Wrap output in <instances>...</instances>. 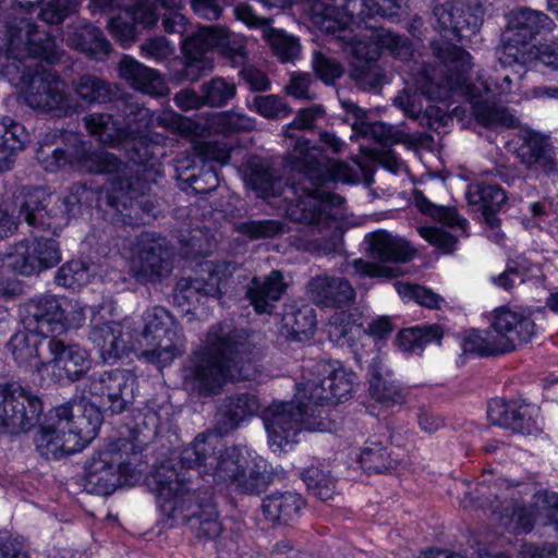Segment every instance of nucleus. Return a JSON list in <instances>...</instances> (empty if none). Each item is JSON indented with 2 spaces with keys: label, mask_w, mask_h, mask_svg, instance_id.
Returning a JSON list of instances; mask_svg holds the SVG:
<instances>
[{
  "label": "nucleus",
  "mask_w": 558,
  "mask_h": 558,
  "mask_svg": "<svg viewBox=\"0 0 558 558\" xmlns=\"http://www.w3.org/2000/svg\"><path fill=\"white\" fill-rule=\"evenodd\" d=\"M324 113L322 106L301 109L287 126L289 159L301 175L298 183L288 184L280 177H275L262 161L250 162L244 181L258 197L280 198L275 204L284 209L291 220L310 226L323 234V242H317L315 248L328 254L336 247L332 236L337 223L335 210L343 204V198L323 187L329 182L350 181L352 169L344 161L327 157L319 146L290 133L291 130L312 129Z\"/></svg>",
  "instance_id": "1"
},
{
  "label": "nucleus",
  "mask_w": 558,
  "mask_h": 558,
  "mask_svg": "<svg viewBox=\"0 0 558 558\" xmlns=\"http://www.w3.org/2000/svg\"><path fill=\"white\" fill-rule=\"evenodd\" d=\"M222 447L217 436L199 434L182 449L180 466L166 460L153 471L149 485L171 526L189 524L197 537L220 535L222 526L211 494L193 490L182 469H195L202 476H211L216 484L231 487L247 454L235 446Z\"/></svg>",
  "instance_id": "2"
},
{
  "label": "nucleus",
  "mask_w": 558,
  "mask_h": 558,
  "mask_svg": "<svg viewBox=\"0 0 558 558\" xmlns=\"http://www.w3.org/2000/svg\"><path fill=\"white\" fill-rule=\"evenodd\" d=\"M61 54L54 37H0V75L21 87L32 109L66 116L73 105L65 83L41 64L57 63Z\"/></svg>",
  "instance_id": "3"
},
{
  "label": "nucleus",
  "mask_w": 558,
  "mask_h": 558,
  "mask_svg": "<svg viewBox=\"0 0 558 558\" xmlns=\"http://www.w3.org/2000/svg\"><path fill=\"white\" fill-rule=\"evenodd\" d=\"M83 121L90 135L105 145L122 147L133 163L121 162L120 174L112 178L105 204L121 214L123 222L143 219L138 210L147 216L154 215V204L147 197L150 172L146 163L158 154V143L148 134L131 132L130 126L122 128L109 113H92Z\"/></svg>",
  "instance_id": "4"
},
{
  "label": "nucleus",
  "mask_w": 558,
  "mask_h": 558,
  "mask_svg": "<svg viewBox=\"0 0 558 558\" xmlns=\"http://www.w3.org/2000/svg\"><path fill=\"white\" fill-rule=\"evenodd\" d=\"M257 356L246 330L234 329L228 323L213 326L204 348L194 352L182 369L183 387L196 397L216 396L229 379H252Z\"/></svg>",
  "instance_id": "5"
},
{
  "label": "nucleus",
  "mask_w": 558,
  "mask_h": 558,
  "mask_svg": "<svg viewBox=\"0 0 558 558\" xmlns=\"http://www.w3.org/2000/svg\"><path fill=\"white\" fill-rule=\"evenodd\" d=\"M102 422L97 407L84 396L51 410L34 442L39 454L59 460L82 451L97 435Z\"/></svg>",
  "instance_id": "6"
},
{
  "label": "nucleus",
  "mask_w": 558,
  "mask_h": 558,
  "mask_svg": "<svg viewBox=\"0 0 558 558\" xmlns=\"http://www.w3.org/2000/svg\"><path fill=\"white\" fill-rule=\"evenodd\" d=\"M262 420L268 433V442L274 452H283L300 441L303 430L325 432L330 428V422L323 416V410L314 408L300 392L295 400L289 402H272L262 411Z\"/></svg>",
  "instance_id": "7"
},
{
  "label": "nucleus",
  "mask_w": 558,
  "mask_h": 558,
  "mask_svg": "<svg viewBox=\"0 0 558 558\" xmlns=\"http://www.w3.org/2000/svg\"><path fill=\"white\" fill-rule=\"evenodd\" d=\"M351 64V77L364 89L380 86L385 75L377 60L384 49L407 61L413 56L410 37H332Z\"/></svg>",
  "instance_id": "8"
},
{
  "label": "nucleus",
  "mask_w": 558,
  "mask_h": 558,
  "mask_svg": "<svg viewBox=\"0 0 558 558\" xmlns=\"http://www.w3.org/2000/svg\"><path fill=\"white\" fill-rule=\"evenodd\" d=\"M435 65L424 66L416 78L417 88L433 100H446L459 89H470L466 73L473 66L471 54L441 38L432 44Z\"/></svg>",
  "instance_id": "9"
},
{
  "label": "nucleus",
  "mask_w": 558,
  "mask_h": 558,
  "mask_svg": "<svg viewBox=\"0 0 558 558\" xmlns=\"http://www.w3.org/2000/svg\"><path fill=\"white\" fill-rule=\"evenodd\" d=\"M143 446L120 438L99 450L86 465V485L98 495H110L123 478L133 477L142 462Z\"/></svg>",
  "instance_id": "10"
},
{
  "label": "nucleus",
  "mask_w": 558,
  "mask_h": 558,
  "mask_svg": "<svg viewBox=\"0 0 558 558\" xmlns=\"http://www.w3.org/2000/svg\"><path fill=\"white\" fill-rule=\"evenodd\" d=\"M364 244L368 255L380 264L362 258L345 260L339 268L341 274L357 278H396L400 275L399 268L386 264L409 262L415 253L408 241L381 229L367 233Z\"/></svg>",
  "instance_id": "11"
},
{
  "label": "nucleus",
  "mask_w": 558,
  "mask_h": 558,
  "mask_svg": "<svg viewBox=\"0 0 558 558\" xmlns=\"http://www.w3.org/2000/svg\"><path fill=\"white\" fill-rule=\"evenodd\" d=\"M137 341L143 345H151L143 351V356L151 362L166 366L185 350V339L178 329L172 315L162 306H154L143 314V329Z\"/></svg>",
  "instance_id": "12"
},
{
  "label": "nucleus",
  "mask_w": 558,
  "mask_h": 558,
  "mask_svg": "<svg viewBox=\"0 0 558 558\" xmlns=\"http://www.w3.org/2000/svg\"><path fill=\"white\" fill-rule=\"evenodd\" d=\"M43 412L40 398L19 383L0 385V427L8 434L32 429Z\"/></svg>",
  "instance_id": "13"
},
{
  "label": "nucleus",
  "mask_w": 558,
  "mask_h": 558,
  "mask_svg": "<svg viewBox=\"0 0 558 558\" xmlns=\"http://www.w3.org/2000/svg\"><path fill=\"white\" fill-rule=\"evenodd\" d=\"M315 367L318 377L299 384L300 392L314 408L337 404L351 396L355 380L352 372L347 371L338 361L318 362Z\"/></svg>",
  "instance_id": "14"
},
{
  "label": "nucleus",
  "mask_w": 558,
  "mask_h": 558,
  "mask_svg": "<svg viewBox=\"0 0 558 558\" xmlns=\"http://www.w3.org/2000/svg\"><path fill=\"white\" fill-rule=\"evenodd\" d=\"M414 204L422 214L450 229V231H447L444 227H421L418 228L420 235L442 253H452L459 238L465 235L468 220L462 218L452 207L433 204L422 191H414Z\"/></svg>",
  "instance_id": "15"
},
{
  "label": "nucleus",
  "mask_w": 558,
  "mask_h": 558,
  "mask_svg": "<svg viewBox=\"0 0 558 558\" xmlns=\"http://www.w3.org/2000/svg\"><path fill=\"white\" fill-rule=\"evenodd\" d=\"M171 270V254L166 240L155 233H142L131 259V272L136 281L155 283L169 276Z\"/></svg>",
  "instance_id": "16"
},
{
  "label": "nucleus",
  "mask_w": 558,
  "mask_h": 558,
  "mask_svg": "<svg viewBox=\"0 0 558 558\" xmlns=\"http://www.w3.org/2000/svg\"><path fill=\"white\" fill-rule=\"evenodd\" d=\"M493 513L501 527L514 534L530 532L537 519L547 520L558 530V495L541 490L534 494L529 508L510 502L499 513L494 508Z\"/></svg>",
  "instance_id": "17"
},
{
  "label": "nucleus",
  "mask_w": 558,
  "mask_h": 558,
  "mask_svg": "<svg viewBox=\"0 0 558 558\" xmlns=\"http://www.w3.org/2000/svg\"><path fill=\"white\" fill-rule=\"evenodd\" d=\"M134 385L135 377L132 373L113 369L94 374L88 379L87 392L99 402L98 410L104 408L111 414H120L133 400ZM88 401L96 407L94 402Z\"/></svg>",
  "instance_id": "18"
},
{
  "label": "nucleus",
  "mask_w": 558,
  "mask_h": 558,
  "mask_svg": "<svg viewBox=\"0 0 558 558\" xmlns=\"http://www.w3.org/2000/svg\"><path fill=\"white\" fill-rule=\"evenodd\" d=\"M244 37H184L182 50L189 60V66L203 64V69H211L208 53L217 52L229 59L233 65H241L247 59Z\"/></svg>",
  "instance_id": "19"
},
{
  "label": "nucleus",
  "mask_w": 558,
  "mask_h": 558,
  "mask_svg": "<svg viewBox=\"0 0 558 558\" xmlns=\"http://www.w3.org/2000/svg\"><path fill=\"white\" fill-rule=\"evenodd\" d=\"M487 417L493 425L521 435H538L543 430L539 410L517 401L490 400L487 407Z\"/></svg>",
  "instance_id": "20"
},
{
  "label": "nucleus",
  "mask_w": 558,
  "mask_h": 558,
  "mask_svg": "<svg viewBox=\"0 0 558 558\" xmlns=\"http://www.w3.org/2000/svg\"><path fill=\"white\" fill-rule=\"evenodd\" d=\"M51 355L48 362H38L43 367H51L56 380L76 381L92 367L88 352L76 343H65L63 340L51 337L47 341Z\"/></svg>",
  "instance_id": "21"
},
{
  "label": "nucleus",
  "mask_w": 558,
  "mask_h": 558,
  "mask_svg": "<svg viewBox=\"0 0 558 558\" xmlns=\"http://www.w3.org/2000/svg\"><path fill=\"white\" fill-rule=\"evenodd\" d=\"M490 328L505 353L515 350L517 345L526 343L536 335V326L529 314L501 306L492 313Z\"/></svg>",
  "instance_id": "22"
},
{
  "label": "nucleus",
  "mask_w": 558,
  "mask_h": 558,
  "mask_svg": "<svg viewBox=\"0 0 558 558\" xmlns=\"http://www.w3.org/2000/svg\"><path fill=\"white\" fill-rule=\"evenodd\" d=\"M62 317V298L54 294L36 295L24 304L23 322L26 328L41 336L51 338L63 333Z\"/></svg>",
  "instance_id": "23"
},
{
  "label": "nucleus",
  "mask_w": 558,
  "mask_h": 558,
  "mask_svg": "<svg viewBox=\"0 0 558 558\" xmlns=\"http://www.w3.org/2000/svg\"><path fill=\"white\" fill-rule=\"evenodd\" d=\"M70 167L89 173L120 174L121 160L113 154L94 147L88 141L75 138L69 145Z\"/></svg>",
  "instance_id": "24"
},
{
  "label": "nucleus",
  "mask_w": 558,
  "mask_h": 558,
  "mask_svg": "<svg viewBox=\"0 0 558 558\" xmlns=\"http://www.w3.org/2000/svg\"><path fill=\"white\" fill-rule=\"evenodd\" d=\"M92 324L89 337L99 348L104 361L117 360L126 352L129 343L134 337L132 323L129 319L99 324L94 318Z\"/></svg>",
  "instance_id": "25"
},
{
  "label": "nucleus",
  "mask_w": 558,
  "mask_h": 558,
  "mask_svg": "<svg viewBox=\"0 0 558 558\" xmlns=\"http://www.w3.org/2000/svg\"><path fill=\"white\" fill-rule=\"evenodd\" d=\"M307 293L315 304L324 307L347 306L355 300V290L345 278L327 274L313 277Z\"/></svg>",
  "instance_id": "26"
},
{
  "label": "nucleus",
  "mask_w": 558,
  "mask_h": 558,
  "mask_svg": "<svg viewBox=\"0 0 558 558\" xmlns=\"http://www.w3.org/2000/svg\"><path fill=\"white\" fill-rule=\"evenodd\" d=\"M435 29L450 32L453 35H474L483 24L477 14L465 10V4L460 1H449L438 4L433 10Z\"/></svg>",
  "instance_id": "27"
},
{
  "label": "nucleus",
  "mask_w": 558,
  "mask_h": 558,
  "mask_svg": "<svg viewBox=\"0 0 558 558\" xmlns=\"http://www.w3.org/2000/svg\"><path fill=\"white\" fill-rule=\"evenodd\" d=\"M332 0H307L310 9V22L313 25L312 32H320L326 34H335L352 29L349 22L354 14L356 2L360 0H343L347 15L341 14L335 7L330 4Z\"/></svg>",
  "instance_id": "28"
},
{
  "label": "nucleus",
  "mask_w": 558,
  "mask_h": 558,
  "mask_svg": "<svg viewBox=\"0 0 558 558\" xmlns=\"http://www.w3.org/2000/svg\"><path fill=\"white\" fill-rule=\"evenodd\" d=\"M280 270H272L264 277H254L246 288L245 295L257 314H271L286 291Z\"/></svg>",
  "instance_id": "29"
},
{
  "label": "nucleus",
  "mask_w": 558,
  "mask_h": 558,
  "mask_svg": "<svg viewBox=\"0 0 558 558\" xmlns=\"http://www.w3.org/2000/svg\"><path fill=\"white\" fill-rule=\"evenodd\" d=\"M149 0H136V4L116 16L106 19L110 33L114 35H136L151 31L158 23V16L147 7Z\"/></svg>",
  "instance_id": "30"
},
{
  "label": "nucleus",
  "mask_w": 558,
  "mask_h": 558,
  "mask_svg": "<svg viewBox=\"0 0 558 558\" xmlns=\"http://www.w3.org/2000/svg\"><path fill=\"white\" fill-rule=\"evenodd\" d=\"M306 501L295 492H277L263 499L262 511L274 525H287L296 521L304 510Z\"/></svg>",
  "instance_id": "31"
},
{
  "label": "nucleus",
  "mask_w": 558,
  "mask_h": 558,
  "mask_svg": "<svg viewBox=\"0 0 558 558\" xmlns=\"http://www.w3.org/2000/svg\"><path fill=\"white\" fill-rule=\"evenodd\" d=\"M51 201V195L43 189H32L24 193L20 205L19 218L23 219L28 226L40 230H56L60 227L53 221V216L47 210Z\"/></svg>",
  "instance_id": "32"
},
{
  "label": "nucleus",
  "mask_w": 558,
  "mask_h": 558,
  "mask_svg": "<svg viewBox=\"0 0 558 558\" xmlns=\"http://www.w3.org/2000/svg\"><path fill=\"white\" fill-rule=\"evenodd\" d=\"M119 75L142 93L157 97L167 93V87L159 73L132 57L125 56L120 61Z\"/></svg>",
  "instance_id": "33"
},
{
  "label": "nucleus",
  "mask_w": 558,
  "mask_h": 558,
  "mask_svg": "<svg viewBox=\"0 0 558 558\" xmlns=\"http://www.w3.org/2000/svg\"><path fill=\"white\" fill-rule=\"evenodd\" d=\"M468 201L471 205H477L482 209L485 221L492 228L498 225L496 213L499 211L506 203L505 191L496 184H470L466 192Z\"/></svg>",
  "instance_id": "34"
},
{
  "label": "nucleus",
  "mask_w": 558,
  "mask_h": 558,
  "mask_svg": "<svg viewBox=\"0 0 558 558\" xmlns=\"http://www.w3.org/2000/svg\"><path fill=\"white\" fill-rule=\"evenodd\" d=\"M262 410L259 398L251 392H240L226 397L220 405L219 413L222 415L231 428L250 421L258 415Z\"/></svg>",
  "instance_id": "35"
},
{
  "label": "nucleus",
  "mask_w": 558,
  "mask_h": 558,
  "mask_svg": "<svg viewBox=\"0 0 558 558\" xmlns=\"http://www.w3.org/2000/svg\"><path fill=\"white\" fill-rule=\"evenodd\" d=\"M28 134L25 128L9 117L0 119V173L9 171L17 150L24 148Z\"/></svg>",
  "instance_id": "36"
},
{
  "label": "nucleus",
  "mask_w": 558,
  "mask_h": 558,
  "mask_svg": "<svg viewBox=\"0 0 558 558\" xmlns=\"http://www.w3.org/2000/svg\"><path fill=\"white\" fill-rule=\"evenodd\" d=\"M506 31L517 35H541L554 31L555 23L545 13L529 8L511 11L507 16Z\"/></svg>",
  "instance_id": "37"
},
{
  "label": "nucleus",
  "mask_w": 558,
  "mask_h": 558,
  "mask_svg": "<svg viewBox=\"0 0 558 558\" xmlns=\"http://www.w3.org/2000/svg\"><path fill=\"white\" fill-rule=\"evenodd\" d=\"M49 339L34 329H28L27 331L15 332L11 337L8 347L17 364L28 365L35 362V366L41 369L44 367L38 364V362H43L39 360V348L43 344L47 345Z\"/></svg>",
  "instance_id": "38"
},
{
  "label": "nucleus",
  "mask_w": 558,
  "mask_h": 558,
  "mask_svg": "<svg viewBox=\"0 0 558 558\" xmlns=\"http://www.w3.org/2000/svg\"><path fill=\"white\" fill-rule=\"evenodd\" d=\"M470 102L476 121L485 128L510 129L519 123L518 118L506 107L475 96L470 97Z\"/></svg>",
  "instance_id": "39"
},
{
  "label": "nucleus",
  "mask_w": 558,
  "mask_h": 558,
  "mask_svg": "<svg viewBox=\"0 0 558 558\" xmlns=\"http://www.w3.org/2000/svg\"><path fill=\"white\" fill-rule=\"evenodd\" d=\"M231 487L241 494H259L266 486L267 463L262 457L246 456Z\"/></svg>",
  "instance_id": "40"
},
{
  "label": "nucleus",
  "mask_w": 558,
  "mask_h": 558,
  "mask_svg": "<svg viewBox=\"0 0 558 558\" xmlns=\"http://www.w3.org/2000/svg\"><path fill=\"white\" fill-rule=\"evenodd\" d=\"M399 460L380 440L368 439L360 453V463L367 472L384 473L395 469Z\"/></svg>",
  "instance_id": "41"
},
{
  "label": "nucleus",
  "mask_w": 558,
  "mask_h": 558,
  "mask_svg": "<svg viewBox=\"0 0 558 558\" xmlns=\"http://www.w3.org/2000/svg\"><path fill=\"white\" fill-rule=\"evenodd\" d=\"M442 335L439 325H424L401 330L397 341L402 351L420 354L428 343L440 342Z\"/></svg>",
  "instance_id": "42"
},
{
  "label": "nucleus",
  "mask_w": 558,
  "mask_h": 558,
  "mask_svg": "<svg viewBox=\"0 0 558 558\" xmlns=\"http://www.w3.org/2000/svg\"><path fill=\"white\" fill-rule=\"evenodd\" d=\"M369 395L386 408L401 404L405 400V390L400 387L389 374L373 373L369 379Z\"/></svg>",
  "instance_id": "43"
},
{
  "label": "nucleus",
  "mask_w": 558,
  "mask_h": 558,
  "mask_svg": "<svg viewBox=\"0 0 558 558\" xmlns=\"http://www.w3.org/2000/svg\"><path fill=\"white\" fill-rule=\"evenodd\" d=\"M353 130L363 137H368L384 146H391L399 143H407L409 135L398 126L375 122H355Z\"/></svg>",
  "instance_id": "44"
},
{
  "label": "nucleus",
  "mask_w": 558,
  "mask_h": 558,
  "mask_svg": "<svg viewBox=\"0 0 558 558\" xmlns=\"http://www.w3.org/2000/svg\"><path fill=\"white\" fill-rule=\"evenodd\" d=\"M284 328L296 339L302 340L313 335L316 327V314L313 307L291 306L282 317Z\"/></svg>",
  "instance_id": "45"
},
{
  "label": "nucleus",
  "mask_w": 558,
  "mask_h": 558,
  "mask_svg": "<svg viewBox=\"0 0 558 558\" xmlns=\"http://www.w3.org/2000/svg\"><path fill=\"white\" fill-rule=\"evenodd\" d=\"M76 96L87 104H105L111 100L110 85L90 74H84L73 82Z\"/></svg>",
  "instance_id": "46"
},
{
  "label": "nucleus",
  "mask_w": 558,
  "mask_h": 558,
  "mask_svg": "<svg viewBox=\"0 0 558 558\" xmlns=\"http://www.w3.org/2000/svg\"><path fill=\"white\" fill-rule=\"evenodd\" d=\"M494 331L489 327L487 330H470L463 338L462 349L465 353H473L480 356H495L506 354L500 347Z\"/></svg>",
  "instance_id": "47"
},
{
  "label": "nucleus",
  "mask_w": 558,
  "mask_h": 558,
  "mask_svg": "<svg viewBox=\"0 0 558 558\" xmlns=\"http://www.w3.org/2000/svg\"><path fill=\"white\" fill-rule=\"evenodd\" d=\"M236 269L238 265L233 262L204 264L203 270L207 274V278H204V289L207 296L221 295Z\"/></svg>",
  "instance_id": "48"
},
{
  "label": "nucleus",
  "mask_w": 558,
  "mask_h": 558,
  "mask_svg": "<svg viewBox=\"0 0 558 558\" xmlns=\"http://www.w3.org/2000/svg\"><path fill=\"white\" fill-rule=\"evenodd\" d=\"M536 37H510L498 50V60L502 66L513 63L527 64L533 62L534 40Z\"/></svg>",
  "instance_id": "49"
},
{
  "label": "nucleus",
  "mask_w": 558,
  "mask_h": 558,
  "mask_svg": "<svg viewBox=\"0 0 558 558\" xmlns=\"http://www.w3.org/2000/svg\"><path fill=\"white\" fill-rule=\"evenodd\" d=\"M204 289V277L201 278H182L174 288V303L184 308L186 312L196 310L197 304L207 299Z\"/></svg>",
  "instance_id": "50"
},
{
  "label": "nucleus",
  "mask_w": 558,
  "mask_h": 558,
  "mask_svg": "<svg viewBox=\"0 0 558 558\" xmlns=\"http://www.w3.org/2000/svg\"><path fill=\"white\" fill-rule=\"evenodd\" d=\"M32 241L22 240L12 245L8 252L9 266L19 275L33 276L39 274V263L36 259Z\"/></svg>",
  "instance_id": "51"
},
{
  "label": "nucleus",
  "mask_w": 558,
  "mask_h": 558,
  "mask_svg": "<svg viewBox=\"0 0 558 558\" xmlns=\"http://www.w3.org/2000/svg\"><path fill=\"white\" fill-rule=\"evenodd\" d=\"M162 26L166 33L177 35H229V29L221 26H202L196 31L187 17L178 11L165 14Z\"/></svg>",
  "instance_id": "52"
},
{
  "label": "nucleus",
  "mask_w": 558,
  "mask_h": 558,
  "mask_svg": "<svg viewBox=\"0 0 558 558\" xmlns=\"http://www.w3.org/2000/svg\"><path fill=\"white\" fill-rule=\"evenodd\" d=\"M22 8H34L41 3L43 0H15ZM76 0H51L38 12V17L47 24H59L69 14L74 12Z\"/></svg>",
  "instance_id": "53"
},
{
  "label": "nucleus",
  "mask_w": 558,
  "mask_h": 558,
  "mask_svg": "<svg viewBox=\"0 0 558 558\" xmlns=\"http://www.w3.org/2000/svg\"><path fill=\"white\" fill-rule=\"evenodd\" d=\"M521 144L515 150L517 157L522 163L527 167H533L537 163L541 156L548 148L549 144L547 138L542 134L532 130H523L520 133Z\"/></svg>",
  "instance_id": "54"
},
{
  "label": "nucleus",
  "mask_w": 558,
  "mask_h": 558,
  "mask_svg": "<svg viewBox=\"0 0 558 558\" xmlns=\"http://www.w3.org/2000/svg\"><path fill=\"white\" fill-rule=\"evenodd\" d=\"M235 230L252 240L271 239L288 231L287 225L279 219L248 220L235 226Z\"/></svg>",
  "instance_id": "55"
},
{
  "label": "nucleus",
  "mask_w": 558,
  "mask_h": 558,
  "mask_svg": "<svg viewBox=\"0 0 558 558\" xmlns=\"http://www.w3.org/2000/svg\"><path fill=\"white\" fill-rule=\"evenodd\" d=\"M204 104L209 107H222L236 94L235 83L222 77H214L201 86Z\"/></svg>",
  "instance_id": "56"
},
{
  "label": "nucleus",
  "mask_w": 558,
  "mask_h": 558,
  "mask_svg": "<svg viewBox=\"0 0 558 558\" xmlns=\"http://www.w3.org/2000/svg\"><path fill=\"white\" fill-rule=\"evenodd\" d=\"M302 478L308 490L323 501L331 499L336 493L333 478L318 466L305 469L302 473Z\"/></svg>",
  "instance_id": "57"
},
{
  "label": "nucleus",
  "mask_w": 558,
  "mask_h": 558,
  "mask_svg": "<svg viewBox=\"0 0 558 558\" xmlns=\"http://www.w3.org/2000/svg\"><path fill=\"white\" fill-rule=\"evenodd\" d=\"M89 278V270L82 260H70L59 268L54 280L58 286L74 290L87 284Z\"/></svg>",
  "instance_id": "58"
},
{
  "label": "nucleus",
  "mask_w": 558,
  "mask_h": 558,
  "mask_svg": "<svg viewBox=\"0 0 558 558\" xmlns=\"http://www.w3.org/2000/svg\"><path fill=\"white\" fill-rule=\"evenodd\" d=\"M36 259H38L39 272L57 266L61 260L59 243L49 238H35L32 241Z\"/></svg>",
  "instance_id": "59"
},
{
  "label": "nucleus",
  "mask_w": 558,
  "mask_h": 558,
  "mask_svg": "<svg viewBox=\"0 0 558 558\" xmlns=\"http://www.w3.org/2000/svg\"><path fill=\"white\" fill-rule=\"evenodd\" d=\"M69 46L94 60H104L111 46L106 37H69Z\"/></svg>",
  "instance_id": "60"
},
{
  "label": "nucleus",
  "mask_w": 558,
  "mask_h": 558,
  "mask_svg": "<svg viewBox=\"0 0 558 558\" xmlns=\"http://www.w3.org/2000/svg\"><path fill=\"white\" fill-rule=\"evenodd\" d=\"M357 318L355 314L350 312L341 311L332 314L328 322V333L329 337L336 341L347 339L354 330L360 329Z\"/></svg>",
  "instance_id": "61"
},
{
  "label": "nucleus",
  "mask_w": 558,
  "mask_h": 558,
  "mask_svg": "<svg viewBox=\"0 0 558 558\" xmlns=\"http://www.w3.org/2000/svg\"><path fill=\"white\" fill-rule=\"evenodd\" d=\"M216 126L223 134L247 132L255 128V120L246 114L230 110L216 118Z\"/></svg>",
  "instance_id": "62"
},
{
  "label": "nucleus",
  "mask_w": 558,
  "mask_h": 558,
  "mask_svg": "<svg viewBox=\"0 0 558 558\" xmlns=\"http://www.w3.org/2000/svg\"><path fill=\"white\" fill-rule=\"evenodd\" d=\"M253 107L260 116L268 119L281 118L290 113L283 99L276 95L254 97Z\"/></svg>",
  "instance_id": "63"
},
{
  "label": "nucleus",
  "mask_w": 558,
  "mask_h": 558,
  "mask_svg": "<svg viewBox=\"0 0 558 558\" xmlns=\"http://www.w3.org/2000/svg\"><path fill=\"white\" fill-rule=\"evenodd\" d=\"M36 156L43 168L49 172H56L66 165L70 166L69 146L66 149H62L41 145Z\"/></svg>",
  "instance_id": "64"
}]
</instances>
